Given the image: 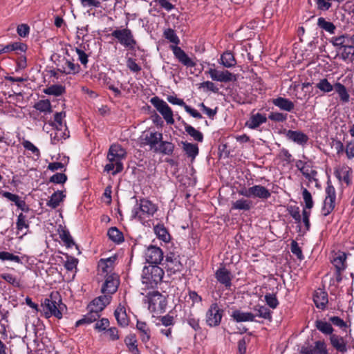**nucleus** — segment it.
<instances>
[{
    "mask_svg": "<svg viewBox=\"0 0 354 354\" xmlns=\"http://www.w3.org/2000/svg\"><path fill=\"white\" fill-rule=\"evenodd\" d=\"M107 160H109V163L105 165V171L110 172L112 171V175L115 176L123 170L124 167L122 159H119V158H116L108 153Z\"/></svg>",
    "mask_w": 354,
    "mask_h": 354,
    "instance_id": "obj_14",
    "label": "nucleus"
},
{
    "mask_svg": "<svg viewBox=\"0 0 354 354\" xmlns=\"http://www.w3.org/2000/svg\"><path fill=\"white\" fill-rule=\"evenodd\" d=\"M114 315L118 324L122 327L127 326L129 324V319L126 313V309L120 304L115 309Z\"/></svg>",
    "mask_w": 354,
    "mask_h": 354,
    "instance_id": "obj_29",
    "label": "nucleus"
},
{
    "mask_svg": "<svg viewBox=\"0 0 354 354\" xmlns=\"http://www.w3.org/2000/svg\"><path fill=\"white\" fill-rule=\"evenodd\" d=\"M272 104L281 110L291 112L295 107L294 103L288 98L278 97L272 100Z\"/></svg>",
    "mask_w": 354,
    "mask_h": 354,
    "instance_id": "obj_24",
    "label": "nucleus"
},
{
    "mask_svg": "<svg viewBox=\"0 0 354 354\" xmlns=\"http://www.w3.org/2000/svg\"><path fill=\"white\" fill-rule=\"evenodd\" d=\"M59 236L63 242H64L65 245L68 248L72 247V245H75V243L71 237L70 233L68 231L64 230L60 234Z\"/></svg>",
    "mask_w": 354,
    "mask_h": 354,
    "instance_id": "obj_61",
    "label": "nucleus"
},
{
    "mask_svg": "<svg viewBox=\"0 0 354 354\" xmlns=\"http://www.w3.org/2000/svg\"><path fill=\"white\" fill-rule=\"evenodd\" d=\"M315 327L325 335H333V328L330 323L322 320H316Z\"/></svg>",
    "mask_w": 354,
    "mask_h": 354,
    "instance_id": "obj_46",
    "label": "nucleus"
},
{
    "mask_svg": "<svg viewBox=\"0 0 354 354\" xmlns=\"http://www.w3.org/2000/svg\"><path fill=\"white\" fill-rule=\"evenodd\" d=\"M163 270L156 265L145 266L142 270V280L147 288H153L160 283L163 278Z\"/></svg>",
    "mask_w": 354,
    "mask_h": 354,
    "instance_id": "obj_1",
    "label": "nucleus"
},
{
    "mask_svg": "<svg viewBox=\"0 0 354 354\" xmlns=\"http://www.w3.org/2000/svg\"><path fill=\"white\" fill-rule=\"evenodd\" d=\"M111 36L124 47L129 50H133L137 41L135 39L132 31L129 28L116 29L111 32Z\"/></svg>",
    "mask_w": 354,
    "mask_h": 354,
    "instance_id": "obj_4",
    "label": "nucleus"
},
{
    "mask_svg": "<svg viewBox=\"0 0 354 354\" xmlns=\"http://www.w3.org/2000/svg\"><path fill=\"white\" fill-rule=\"evenodd\" d=\"M54 128L55 131L50 133V138L53 144H56L57 142L65 140L68 137V135L63 131V127H59L56 125Z\"/></svg>",
    "mask_w": 354,
    "mask_h": 354,
    "instance_id": "obj_43",
    "label": "nucleus"
},
{
    "mask_svg": "<svg viewBox=\"0 0 354 354\" xmlns=\"http://www.w3.org/2000/svg\"><path fill=\"white\" fill-rule=\"evenodd\" d=\"M266 121L267 118L265 115L261 113H257L250 117V120L246 122V126L250 129H254Z\"/></svg>",
    "mask_w": 354,
    "mask_h": 354,
    "instance_id": "obj_32",
    "label": "nucleus"
},
{
    "mask_svg": "<svg viewBox=\"0 0 354 354\" xmlns=\"http://www.w3.org/2000/svg\"><path fill=\"white\" fill-rule=\"evenodd\" d=\"M326 197L322 208V213L324 216L330 214L335 207L336 193L335 187L330 181L327 182V186L325 189Z\"/></svg>",
    "mask_w": 354,
    "mask_h": 354,
    "instance_id": "obj_7",
    "label": "nucleus"
},
{
    "mask_svg": "<svg viewBox=\"0 0 354 354\" xmlns=\"http://www.w3.org/2000/svg\"><path fill=\"white\" fill-rule=\"evenodd\" d=\"M313 301L317 308L324 310L328 302L327 292L318 290L313 295Z\"/></svg>",
    "mask_w": 354,
    "mask_h": 354,
    "instance_id": "obj_25",
    "label": "nucleus"
},
{
    "mask_svg": "<svg viewBox=\"0 0 354 354\" xmlns=\"http://www.w3.org/2000/svg\"><path fill=\"white\" fill-rule=\"evenodd\" d=\"M164 37L170 42L177 46L180 43V39L176 35L175 31L171 28H168L164 32Z\"/></svg>",
    "mask_w": 354,
    "mask_h": 354,
    "instance_id": "obj_57",
    "label": "nucleus"
},
{
    "mask_svg": "<svg viewBox=\"0 0 354 354\" xmlns=\"http://www.w3.org/2000/svg\"><path fill=\"white\" fill-rule=\"evenodd\" d=\"M111 299L110 295H101L94 299L87 306V308H91L95 312L100 313L104 308L109 304Z\"/></svg>",
    "mask_w": 354,
    "mask_h": 354,
    "instance_id": "obj_18",
    "label": "nucleus"
},
{
    "mask_svg": "<svg viewBox=\"0 0 354 354\" xmlns=\"http://www.w3.org/2000/svg\"><path fill=\"white\" fill-rule=\"evenodd\" d=\"M222 313L223 310L218 308V304L213 303L206 313V324L210 327L218 326L223 317Z\"/></svg>",
    "mask_w": 354,
    "mask_h": 354,
    "instance_id": "obj_9",
    "label": "nucleus"
},
{
    "mask_svg": "<svg viewBox=\"0 0 354 354\" xmlns=\"http://www.w3.org/2000/svg\"><path fill=\"white\" fill-rule=\"evenodd\" d=\"M16 227L17 230L19 231H21L24 228L28 229L29 227V224L26 219V216L23 213H20L17 216Z\"/></svg>",
    "mask_w": 354,
    "mask_h": 354,
    "instance_id": "obj_58",
    "label": "nucleus"
},
{
    "mask_svg": "<svg viewBox=\"0 0 354 354\" xmlns=\"http://www.w3.org/2000/svg\"><path fill=\"white\" fill-rule=\"evenodd\" d=\"M317 25L319 28L328 32L330 34H334L336 30L335 26L330 21H327L324 18L319 17L317 21Z\"/></svg>",
    "mask_w": 354,
    "mask_h": 354,
    "instance_id": "obj_47",
    "label": "nucleus"
},
{
    "mask_svg": "<svg viewBox=\"0 0 354 354\" xmlns=\"http://www.w3.org/2000/svg\"><path fill=\"white\" fill-rule=\"evenodd\" d=\"M334 89L338 94L339 100L342 104H346L350 101V95L344 85L340 82H336L334 84Z\"/></svg>",
    "mask_w": 354,
    "mask_h": 354,
    "instance_id": "obj_30",
    "label": "nucleus"
},
{
    "mask_svg": "<svg viewBox=\"0 0 354 354\" xmlns=\"http://www.w3.org/2000/svg\"><path fill=\"white\" fill-rule=\"evenodd\" d=\"M65 195L63 192L57 191L54 192L50 198V200L46 203V205L51 207L52 209L57 208L60 203L65 198Z\"/></svg>",
    "mask_w": 354,
    "mask_h": 354,
    "instance_id": "obj_35",
    "label": "nucleus"
},
{
    "mask_svg": "<svg viewBox=\"0 0 354 354\" xmlns=\"http://www.w3.org/2000/svg\"><path fill=\"white\" fill-rule=\"evenodd\" d=\"M119 283V279L116 274L107 275L102 286V292L111 296L117 291Z\"/></svg>",
    "mask_w": 354,
    "mask_h": 354,
    "instance_id": "obj_11",
    "label": "nucleus"
},
{
    "mask_svg": "<svg viewBox=\"0 0 354 354\" xmlns=\"http://www.w3.org/2000/svg\"><path fill=\"white\" fill-rule=\"evenodd\" d=\"M127 68L133 73H139L141 71V67L136 62L135 59L129 57L127 60Z\"/></svg>",
    "mask_w": 354,
    "mask_h": 354,
    "instance_id": "obj_64",
    "label": "nucleus"
},
{
    "mask_svg": "<svg viewBox=\"0 0 354 354\" xmlns=\"http://www.w3.org/2000/svg\"><path fill=\"white\" fill-rule=\"evenodd\" d=\"M58 296V292H52L49 297L44 299V301L42 303V306L45 311L46 317H50L52 315L55 316L57 319H61L62 317V313L61 312L62 306L65 307V305L61 303L60 299L58 302L57 301Z\"/></svg>",
    "mask_w": 354,
    "mask_h": 354,
    "instance_id": "obj_2",
    "label": "nucleus"
},
{
    "mask_svg": "<svg viewBox=\"0 0 354 354\" xmlns=\"http://www.w3.org/2000/svg\"><path fill=\"white\" fill-rule=\"evenodd\" d=\"M0 277L15 287L19 288L21 286L19 280L12 274L3 273L0 274Z\"/></svg>",
    "mask_w": 354,
    "mask_h": 354,
    "instance_id": "obj_56",
    "label": "nucleus"
},
{
    "mask_svg": "<svg viewBox=\"0 0 354 354\" xmlns=\"http://www.w3.org/2000/svg\"><path fill=\"white\" fill-rule=\"evenodd\" d=\"M140 140L142 145H149L151 149L155 150L156 145L162 140V133L157 131H150L143 134Z\"/></svg>",
    "mask_w": 354,
    "mask_h": 354,
    "instance_id": "obj_13",
    "label": "nucleus"
},
{
    "mask_svg": "<svg viewBox=\"0 0 354 354\" xmlns=\"http://www.w3.org/2000/svg\"><path fill=\"white\" fill-rule=\"evenodd\" d=\"M316 87L324 93H329L334 89V85L331 84L326 78L321 79L317 83Z\"/></svg>",
    "mask_w": 354,
    "mask_h": 354,
    "instance_id": "obj_51",
    "label": "nucleus"
},
{
    "mask_svg": "<svg viewBox=\"0 0 354 354\" xmlns=\"http://www.w3.org/2000/svg\"><path fill=\"white\" fill-rule=\"evenodd\" d=\"M108 153L122 160L125 159L127 156V152L125 149L118 144H113L111 145Z\"/></svg>",
    "mask_w": 354,
    "mask_h": 354,
    "instance_id": "obj_41",
    "label": "nucleus"
},
{
    "mask_svg": "<svg viewBox=\"0 0 354 354\" xmlns=\"http://www.w3.org/2000/svg\"><path fill=\"white\" fill-rule=\"evenodd\" d=\"M64 64H58V71L65 74H75L80 71V65L75 64L73 62L64 59Z\"/></svg>",
    "mask_w": 354,
    "mask_h": 354,
    "instance_id": "obj_23",
    "label": "nucleus"
},
{
    "mask_svg": "<svg viewBox=\"0 0 354 354\" xmlns=\"http://www.w3.org/2000/svg\"><path fill=\"white\" fill-rule=\"evenodd\" d=\"M283 133L288 140L302 146L305 145L309 139L306 134L300 131L284 129Z\"/></svg>",
    "mask_w": 354,
    "mask_h": 354,
    "instance_id": "obj_17",
    "label": "nucleus"
},
{
    "mask_svg": "<svg viewBox=\"0 0 354 354\" xmlns=\"http://www.w3.org/2000/svg\"><path fill=\"white\" fill-rule=\"evenodd\" d=\"M346 254L344 252H341L333 258L332 260V263L335 267L337 270H344L346 268Z\"/></svg>",
    "mask_w": 354,
    "mask_h": 354,
    "instance_id": "obj_39",
    "label": "nucleus"
},
{
    "mask_svg": "<svg viewBox=\"0 0 354 354\" xmlns=\"http://www.w3.org/2000/svg\"><path fill=\"white\" fill-rule=\"evenodd\" d=\"M330 42L335 48L337 53H339L344 47L351 43L350 35L344 34L339 36L333 37Z\"/></svg>",
    "mask_w": 354,
    "mask_h": 354,
    "instance_id": "obj_22",
    "label": "nucleus"
},
{
    "mask_svg": "<svg viewBox=\"0 0 354 354\" xmlns=\"http://www.w3.org/2000/svg\"><path fill=\"white\" fill-rule=\"evenodd\" d=\"M221 64L226 68H232L236 64L234 54L230 51L224 52L221 57Z\"/></svg>",
    "mask_w": 354,
    "mask_h": 354,
    "instance_id": "obj_37",
    "label": "nucleus"
},
{
    "mask_svg": "<svg viewBox=\"0 0 354 354\" xmlns=\"http://www.w3.org/2000/svg\"><path fill=\"white\" fill-rule=\"evenodd\" d=\"M266 304L272 308L274 309L279 305L278 299L274 294H267L265 295Z\"/></svg>",
    "mask_w": 354,
    "mask_h": 354,
    "instance_id": "obj_62",
    "label": "nucleus"
},
{
    "mask_svg": "<svg viewBox=\"0 0 354 354\" xmlns=\"http://www.w3.org/2000/svg\"><path fill=\"white\" fill-rule=\"evenodd\" d=\"M171 49L175 57L182 64L187 67H194L196 66V63L185 53V52L178 46H171Z\"/></svg>",
    "mask_w": 354,
    "mask_h": 354,
    "instance_id": "obj_15",
    "label": "nucleus"
},
{
    "mask_svg": "<svg viewBox=\"0 0 354 354\" xmlns=\"http://www.w3.org/2000/svg\"><path fill=\"white\" fill-rule=\"evenodd\" d=\"M166 268L170 273L175 274L177 272H180L183 269V264L180 263L178 256L175 255L174 253H170L166 256Z\"/></svg>",
    "mask_w": 354,
    "mask_h": 354,
    "instance_id": "obj_16",
    "label": "nucleus"
},
{
    "mask_svg": "<svg viewBox=\"0 0 354 354\" xmlns=\"http://www.w3.org/2000/svg\"><path fill=\"white\" fill-rule=\"evenodd\" d=\"M66 116V113L64 111L57 112L54 115V121H51L49 122V124L53 127H56L57 125L59 127H64V130H66V126L63 125L62 119Z\"/></svg>",
    "mask_w": 354,
    "mask_h": 354,
    "instance_id": "obj_53",
    "label": "nucleus"
},
{
    "mask_svg": "<svg viewBox=\"0 0 354 354\" xmlns=\"http://www.w3.org/2000/svg\"><path fill=\"white\" fill-rule=\"evenodd\" d=\"M157 211V206L149 200L142 198L140 200L138 207L133 210V216L142 221V215L147 217L153 216Z\"/></svg>",
    "mask_w": 354,
    "mask_h": 354,
    "instance_id": "obj_6",
    "label": "nucleus"
},
{
    "mask_svg": "<svg viewBox=\"0 0 354 354\" xmlns=\"http://www.w3.org/2000/svg\"><path fill=\"white\" fill-rule=\"evenodd\" d=\"M150 102L161 113L167 124H173L174 123L172 110L165 101L158 97H153L151 99Z\"/></svg>",
    "mask_w": 354,
    "mask_h": 354,
    "instance_id": "obj_8",
    "label": "nucleus"
},
{
    "mask_svg": "<svg viewBox=\"0 0 354 354\" xmlns=\"http://www.w3.org/2000/svg\"><path fill=\"white\" fill-rule=\"evenodd\" d=\"M107 235L109 239L116 243H120L124 241L123 234L116 227L109 228Z\"/></svg>",
    "mask_w": 354,
    "mask_h": 354,
    "instance_id": "obj_40",
    "label": "nucleus"
},
{
    "mask_svg": "<svg viewBox=\"0 0 354 354\" xmlns=\"http://www.w3.org/2000/svg\"><path fill=\"white\" fill-rule=\"evenodd\" d=\"M187 324L195 330L198 331L201 330L199 324V319L196 317L194 315L190 314L187 318Z\"/></svg>",
    "mask_w": 354,
    "mask_h": 354,
    "instance_id": "obj_60",
    "label": "nucleus"
},
{
    "mask_svg": "<svg viewBox=\"0 0 354 354\" xmlns=\"http://www.w3.org/2000/svg\"><path fill=\"white\" fill-rule=\"evenodd\" d=\"M288 212L296 223H300L301 217L299 212V207L296 206H291L288 208Z\"/></svg>",
    "mask_w": 354,
    "mask_h": 354,
    "instance_id": "obj_63",
    "label": "nucleus"
},
{
    "mask_svg": "<svg viewBox=\"0 0 354 354\" xmlns=\"http://www.w3.org/2000/svg\"><path fill=\"white\" fill-rule=\"evenodd\" d=\"M215 277L225 287L230 288L232 286V277L231 272L225 267L220 268L216 270Z\"/></svg>",
    "mask_w": 354,
    "mask_h": 354,
    "instance_id": "obj_21",
    "label": "nucleus"
},
{
    "mask_svg": "<svg viewBox=\"0 0 354 354\" xmlns=\"http://www.w3.org/2000/svg\"><path fill=\"white\" fill-rule=\"evenodd\" d=\"M0 194L3 197L7 198L9 201L13 202L15 205L21 211L28 212L30 210L24 200L17 194L6 191H1Z\"/></svg>",
    "mask_w": 354,
    "mask_h": 354,
    "instance_id": "obj_19",
    "label": "nucleus"
},
{
    "mask_svg": "<svg viewBox=\"0 0 354 354\" xmlns=\"http://www.w3.org/2000/svg\"><path fill=\"white\" fill-rule=\"evenodd\" d=\"M158 144V147H156L154 150L155 152L164 155H171L173 153L175 145L172 142L161 140V142H159Z\"/></svg>",
    "mask_w": 354,
    "mask_h": 354,
    "instance_id": "obj_33",
    "label": "nucleus"
},
{
    "mask_svg": "<svg viewBox=\"0 0 354 354\" xmlns=\"http://www.w3.org/2000/svg\"><path fill=\"white\" fill-rule=\"evenodd\" d=\"M268 118L272 121L283 122L287 120L288 115L286 113L279 112H272L268 115Z\"/></svg>",
    "mask_w": 354,
    "mask_h": 354,
    "instance_id": "obj_59",
    "label": "nucleus"
},
{
    "mask_svg": "<svg viewBox=\"0 0 354 354\" xmlns=\"http://www.w3.org/2000/svg\"><path fill=\"white\" fill-rule=\"evenodd\" d=\"M205 73L209 74L214 81L226 83L235 80L234 75L228 71H218L211 68Z\"/></svg>",
    "mask_w": 354,
    "mask_h": 354,
    "instance_id": "obj_12",
    "label": "nucleus"
},
{
    "mask_svg": "<svg viewBox=\"0 0 354 354\" xmlns=\"http://www.w3.org/2000/svg\"><path fill=\"white\" fill-rule=\"evenodd\" d=\"M145 257L150 265L158 266L162 261L164 255L160 248L151 245L147 248Z\"/></svg>",
    "mask_w": 354,
    "mask_h": 354,
    "instance_id": "obj_10",
    "label": "nucleus"
},
{
    "mask_svg": "<svg viewBox=\"0 0 354 354\" xmlns=\"http://www.w3.org/2000/svg\"><path fill=\"white\" fill-rule=\"evenodd\" d=\"M185 131L191 137H192L195 140L200 142H203V135L201 131L196 130L195 128H194L191 125H189L187 124L185 125Z\"/></svg>",
    "mask_w": 354,
    "mask_h": 354,
    "instance_id": "obj_50",
    "label": "nucleus"
},
{
    "mask_svg": "<svg viewBox=\"0 0 354 354\" xmlns=\"http://www.w3.org/2000/svg\"><path fill=\"white\" fill-rule=\"evenodd\" d=\"M301 173L302 175L309 181L316 180L315 176L317 174V171L312 169V166L309 165L308 162L306 165L301 169Z\"/></svg>",
    "mask_w": 354,
    "mask_h": 354,
    "instance_id": "obj_49",
    "label": "nucleus"
},
{
    "mask_svg": "<svg viewBox=\"0 0 354 354\" xmlns=\"http://www.w3.org/2000/svg\"><path fill=\"white\" fill-rule=\"evenodd\" d=\"M238 193L246 198H258L261 200H267L271 196L270 191L261 185H254L248 188L243 187L238 190Z\"/></svg>",
    "mask_w": 354,
    "mask_h": 354,
    "instance_id": "obj_5",
    "label": "nucleus"
},
{
    "mask_svg": "<svg viewBox=\"0 0 354 354\" xmlns=\"http://www.w3.org/2000/svg\"><path fill=\"white\" fill-rule=\"evenodd\" d=\"M302 354H328L326 345L323 341H317L315 346H303L301 350Z\"/></svg>",
    "mask_w": 354,
    "mask_h": 354,
    "instance_id": "obj_20",
    "label": "nucleus"
},
{
    "mask_svg": "<svg viewBox=\"0 0 354 354\" xmlns=\"http://www.w3.org/2000/svg\"><path fill=\"white\" fill-rule=\"evenodd\" d=\"M252 207V201L245 198H241L232 202L231 209L249 211Z\"/></svg>",
    "mask_w": 354,
    "mask_h": 354,
    "instance_id": "obj_34",
    "label": "nucleus"
},
{
    "mask_svg": "<svg viewBox=\"0 0 354 354\" xmlns=\"http://www.w3.org/2000/svg\"><path fill=\"white\" fill-rule=\"evenodd\" d=\"M331 345L337 351L341 353L347 351L346 342L344 339L337 335L333 334L330 337Z\"/></svg>",
    "mask_w": 354,
    "mask_h": 354,
    "instance_id": "obj_27",
    "label": "nucleus"
},
{
    "mask_svg": "<svg viewBox=\"0 0 354 354\" xmlns=\"http://www.w3.org/2000/svg\"><path fill=\"white\" fill-rule=\"evenodd\" d=\"M88 313L84 316L83 318L78 320L75 323V326L78 327L83 324H88L96 321L100 317V313L95 312L91 308H87Z\"/></svg>",
    "mask_w": 354,
    "mask_h": 354,
    "instance_id": "obj_31",
    "label": "nucleus"
},
{
    "mask_svg": "<svg viewBox=\"0 0 354 354\" xmlns=\"http://www.w3.org/2000/svg\"><path fill=\"white\" fill-rule=\"evenodd\" d=\"M0 259L2 261H11L17 263H22L21 258L8 252H0Z\"/></svg>",
    "mask_w": 354,
    "mask_h": 354,
    "instance_id": "obj_55",
    "label": "nucleus"
},
{
    "mask_svg": "<svg viewBox=\"0 0 354 354\" xmlns=\"http://www.w3.org/2000/svg\"><path fill=\"white\" fill-rule=\"evenodd\" d=\"M302 197L306 209H311L313 207L314 202L310 192L306 188H302Z\"/></svg>",
    "mask_w": 354,
    "mask_h": 354,
    "instance_id": "obj_52",
    "label": "nucleus"
},
{
    "mask_svg": "<svg viewBox=\"0 0 354 354\" xmlns=\"http://www.w3.org/2000/svg\"><path fill=\"white\" fill-rule=\"evenodd\" d=\"M34 108L41 112L51 113L52 106L48 100H41L35 104Z\"/></svg>",
    "mask_w": 354,
    "mask_h": 354,
    "instance_id": "obj_48",
    "label": "nucleus"
},
{
    "mask_svg": "<svg viewBox=\"0 0 354 354\" xmlns=\"http://www.w3.org/2000/svg\"><path fill=\"white\" fill-rule=\"evenodd\" d=\"M254 310L257 312L256 316L263 318L265 319H268L269 321L272 320V312L265 306H255L254 307Z\"/></svg>",
    "mask_w": 354,
    "mask_h": 354,
    "instance_id": "obj_45",
    "label": "nucleus"
},
{
    "mask_svg": "<svg viewBox=\"0 0 354 354\" xmlns=\"http://www.w3.org/2000/svg\"><path fill=\"white\" fill-rule=\"evenodd\" d=\"M148 308L151 312L162 313L167 306L166 297L158 291H153L148 293L147 296Z\"/></svg>",
    "mask_w": 354,
    "mask_h": 354,
    "instance_id": "obj_3",
    "label": "nucleus"
},
{
    "mask_svg": "<svg viewBox=\"0 0 354 354\" xmlns=\"http://www.w3.org/2000/svg\"><path fill=\"white\" fill-rule=\"evenodd\" d=\"M136 327L140 333V338L143 342H147L150 339L149 329L144 322L138 321Z\"/></svg>",
    "mask_w": 354,
    "mask_h": 354,
    "instance_id": "obj_42",
    "label": "nucleus"
},
{
    "mask_svg": "<svg viewBox=\"0 0 354 354\" xmlns=\"http://www.w3.org/2000/svg\"><path fill=\"white\" fill-rule=\"evenodd\" d=\"M231 317L236 322H254L255 315L250 312H242L235 310L232 312Z\"/></svg>",
    "mask_w": 354,
    "mask_h": 354,
    "instance_id": "obj_26",
    "label": "nucleus"
},
{
    "mask_svg": "<svg viewBox=\"0 0 354 354\" xmlns=\"http://www.w3.org/2000/svg\"><path fill=\"white\" fill-rule=\"evenodd\" d=\"M64 91V88L61 85H52L44 90V93L48 95L55 96L61 95Z\"/></svg>",
    "mask_w": 354,
    "mask_h": 354,
    "instance_id": "obj_54",
    "label": "nucleus"
},
{
    "mask_svg": "<svg viewBox=\"0 0 354 354\" xmlns=\"http://www.w3.org/2000/svg\"><path fill=\"white\" fill-rule=\"evenodd\" d=\"M153 230L158 239L167 243L170 241V234L162 224H158L153 227Z\"/></svg>",
    "mask_w": 354,
    "mask_h": 354,
    "instance_id": "obj_38",
    "label": "nucleus"
},
{
    "mask_svg": "<svg viewBox=\"0 0 354 354\" xmlns=\"http://www.w3.org/2000/svg\"><path fill=\"white\" fill-rule=\"evenodd\" d=\"M337 53L344 61L353 62L354 61V45L349 43L348 45Z\"/></svg>",
    "mask_w": 354,
    "mask_h": 354,
    "instance_id": "obj_36",
    "label": "nucleus"
},
{
    "mask_svg": "<svg viewBox=\"0 0 354 354\" xmlns=\"http://www.w3.org/2000/svg\"><path fill=\"white\" fill-rule=\"evenodd\" d=\"M115 260V256L107 258L106 259H102L99 261L98 266L102 269L104 273L108 274L109 272H111L113 264Z\"/></svg>",
    "mask_w": 354,
    "mask_h": 354,
    "instance_id": "obj_44",
    "label": "nucleus"
},
{
    "mask_svg": "<svg viewBox=\"0 0 354 354\" xmlns=\"http://www.w3.org/2000/svg\"><path fill=\"white\" fill-rule=\"evenodd\" d=\"M181 144L183 150L185 151L187 156L191 158L192 160H194L199 152L198 145L187 141H182Z\"/></svg>",
    "mask_w": 354,
    "mask_h": 354,
    "instance_id": "obj_28",
    "label": "nucleus"
}]
</instances>
